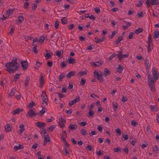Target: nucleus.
Returning a JSON list of instances; mask_svg holds the SVG:
<instances>
[{
  "label": "nucleus",
  "mask_w": 159,
  "mask_h": 159,
  "mask_svg": "<svg viewBox=\"0 0 159 159\" xmlns=\"http://www.w3.org/2000/svg\"><path fill=\"white\" fill-rule=\"evenodd\" d=\"M77 126L76 124H70L68 127L69 130H75L77 129Z\"/></svg>",
  "instance_id": "obj_15"
},
{
  "label": "nucleus",
  "mask_w": 159,
  "mask_h": 159,
  "mask_svg": "<svg viewBox=\"0 0 159 159\" xmlns=\"http://www.w3.org/2000/svg\"><path fill=\"white\" fill-rule=\"evenodd\" d=\"M153 154L155 156H157L158 153L159 152V147L156 145H154L152 148Z\"/></svg>",
  "instance_id": "obj_7"
},
{
  "label": "nucleus",
  "mask_w": 159,
  "mask_h": 159,
  "mask_svg": "<svg viewBox=\"0 0 159 159\" xmlns=\"http://www.w3.org/2000/svg\"><path fill=\"white\" fill-rule=\"evenodd\" d=\"M134 34V33L133 32H130L129 36V39H132L133 37V35Z\"/></svg>",
  "instance_id": "obj_63"
},
{
  "label": "nucleus",
  "mask_w": 159,
  "mask_h": 159,
  "mask_svg": "<svg viewBox=\"0 0 159 159\" xmlns=\"http://www.w3.org/2000/svg\"><path fill=\"white\" fill-rule=\"evenodd\" d=\"M80 97H76L75 99L72 100L71 102L70 101L69 103V105L70 106H72L74 104H75L77 102L80 100Z\"/></svg>",
  "instance_id": "obj_10"
},
{
  "label": "nucleus",
  "mask_w": 159,
  "mask_h": 159,
  "mask_svg": "<svg viewBox=\"0 0 159 159\" xmlns=\"http://www.w3.org/2000/svg\"><path fill=\"white\" fill-rule=\"evenodd\" d=\"M42 98H46L47 99V94L46 93V92L45 91H43L42 93V94L41 96Z\"/></svg>",
  "instance_id": "obj_41"
},
{
  "label": "nucleus",
  "mask_w": 159,
  "mask_h": 159,
  "mask_svg": "<svg viewBox=\"0 0 159 159\" xmlns=\"http://www.w3.org/2000/svg\"><path fill=\"white\" fill-rule=\"evenodd\" d=\"M103 62L102 60H99L98 61H96L95 62H91V65L93 66L96 67L97 66H99L102 64Z\"/></svg>",
  "instance_id": "obj_4"
},
{
  "label": "nucleus",
  "mask_w": 159,
  "mask_h": 159,
  "mask_svg": "<svg viewBox=\"0 0 159 159\" xmlns=\"http://www.w3.org/2000/svg\"><path fill=\"white\" fill-rule=\"evenodd\" d=\"M69 144H68L67 145H64V146L63 147V151H65L67 150H68V149H69Z\"/></svg>",
  "instance_id": "obj_46"
},
{
  "label": "nucleus",
  "mask_w": 159,
  "mask_h": 159,
  "mask_svg": "<svg viewBox=\"0 0 159 159\" xmlns=\"http://www.w3.org/2000/svg\"><path fill=\"white\" fill-rule=\"evenodd\" d=\"M64 74V73H61L59 75V81H61V82L62 81V80L64 77L65 76L63 75Z\"/></svg>",
  "instance_id": "obj_58"
},
{
  "label": "nucleus",
  "mask_w": 159,
  "mask_h": 159,
  "mask_svg": "<svg viewBox=\"0 0 159 159\" xmlns=\"http://www.w3.org/2000/svg\"><path fill=\"white\" fill-rule=\"evenodd\" d=\"M26 79L25 81V87L28 86L29 82L30 81V76L29 75H28L26 76Z\"/></svg>",
  "instance_id": "obj_23"
},
{
  "label": "nucleus",
  "mask_w": 159,
  "mask_h": 159,
  "mask_svg": "<svg viewBox=\"0 0 159 159\" xmlns=\"http://www.w3.org/2000/svg\"><path fill=\"white\" fill-rule=\"evenodd\" d=\"M143 2V0H139V3L137 4V6L138 7H140L142 5V3Z\"/></svg>",
  "instance_id": "obj_60"
},
{
  "label": "nucleus",
  "mask_w": 159,
  "mask_h": 159,
  "mask_svg": "<svg viewBox=\"0 0 159 159\" xmlns=\"http://www.w3.org/2000/svg\"><path fill=\"white\" fill-rule=\"evenodd\" d=\"M6 131L7 132L10 131L11 130V128L9 124H7L5 127Z\"/></svg>",
  "instance_id": "obj_24"
},
{
  "label": "nucleus",
  "mask_w": 159,
  "mask_h": 159,
  "mask_svg": "<svg viewBox=\"0 0 159 159\" xmlns=\"http://www.w3.org/2000/svg\"><path fill=\"white\" fill-rule=\"evenodd\" d=\"M75 72L73 71L69 72L66 76L67 78L69 79L71 77L74 76L75 74Z\"/></svg>",
  "instance_id": "obj_16"
},
{
  "label": "nucleus",
  "mask_w": 159,
  "mask_h": 159,
  "mask_svg": "<svg viewBox=\"0 0 159 159\" xmlns=\"http://www.w3.org/2000/svg\"><path fill=\"white\" fill-rule=\"evenodd\" d=\"M47 52L45 53V54L44 55L45 57L46 58V59H51L52 57L50 56L49 53L48 52Z\"/></svg>",
  "instance_id": "obj_44"
},
{
  "label": "nucleus",
  "mask_w": 159,
  "mask_h": 159,
  "mask_svg": "<svg viewBox=\"0 0 159 159\" xmlns=\"http://www.w3.org/2000/svg\"><path fill=\"white\" fill-rule=\"evenodd\" d=\"M78 124L80 126H84L87 125V122L86 121H84L79 123Z\"/></svg>",
  "instance_id": "obj_57"
},
{
  "label": "nucleus",
  "mask_w": 159,
  "mask_h": 159,
  "mask_svg": "<svg viewBox=\"0 0 159 159\" xmlns=\"http://www.w3.org/2000/svg\"><path fill=\"white\" fill-rule=\"evenodd\" d=\"M44 137L43 145L45 146L47 143L50 140V138L48 134H47L46 135H44Z\"/></svg>",
  "instance_id": "obj_13"
},
{
  "label": "nucleus",
  "mask_w": 159,
  "mask_h": 159,
  "mask_svg": "<svg viewBox=\"0 0 159 159\" xmlns=\"http://www.w3.org/2000/svg\"><path fill=\"white\" fill-rule=\"evenodd\" d=\"M113 151L116 152H120L121 151V148H120L117 147L113 149Z\"/></svg>",
  "instance_id": "obj_45"
},
{
  "label": "nucleus",
  "mask_w": 159,
  "mask_h": 159,
  "mask_svg": "<svg viewBox=\"0 0 159 159\" xmlns=\"http://www.w3.org/2000/svg\"><path fill=\"white\" fill-rule=\"evenodd\" d=\"M150 106L152 110H153V111L156 112L158 111L157 106L151 105Z\"/></svg>",
  "instance_id": "obj_30"
},
{
  "label": "nucleus",
  "mask_w": 159,
  "mask_h": 159,
  "mask_svg": "<svg viewBox=\"0 0 159 159\" xmlns=\"http://www.w3.org/2000/svg\"><path fill=\"white\" fill-rule=\"evenodd\" d=\"M35 112L31 109H30L26 114V116L30 117H34Z\"/></svg>",
  "instance_id": "obj_9"
},
{
  "label": "nucleus",
  "mask_w": 159,
  "mask_h": 159,
  "mask_svg": "<svg viewBox=\"0 0 159 159\" xmlns=\"http://www.w3.org/2000/svg\"><path fill=\"white\" fill-rule=\"evenodd\" d=\"M153 48V45L152 43H148V52H150Z\"/></svg>",
  "instance_id": "obj_18"
},
{
  "label": "nucleus",
  "mask_w": 159,
  "mask_h": 159,
  "mask_svg": "<svg viewBox=\"0 0 159 159\" xmlns=\"http://www.w3.org/2000/svg\"><path fill=\"white\" fill-rule=\"evenodd\" d=\"M80 133L84 135H87L88 134V133L85 130V129H81L80 131Z\"/></svg>",
  "instance_id": "obj_37"
},
{
  "label": "nucleus",
  "mask_w": 159,
  "mask_h": 159,
  "mask_svg": "<svg viewBox=\"0 0 159 159\" xmlns=\"http://www.w3.org/2000/svg\"><path fill=\"white\" fill-rule=\"evenodd\" d=\"M154 36L153 38L154 39H157L159 37V32L158 31H154L153 32Z\"/></svg>",
  "instance_id": "obj_22"
},
{
  "label": "nucleus",
  "mask_w": 159,
  "mask_h": 159,
  "mask_svg": "<svg viewBox=\"0 0 159 159\" xmlns=\"http://www.w3.org/2000/svg\"><path fill=\"white\" fill-rule=\"evenodd\" d=\"M123 70V67L120 64L118 65V68L117 69V72L119 73H121Z\"/></svg>",
  "instance_id": "obj_21"
},
{
  "label": "nucleus",
  "mask_w": 159,
  "mask_h": 159,
  "mask_svg": "<svg viewBox=\"0 0 159 159\" xmlns=\"http://www.w3.org/2000/svg\"><path fill=\"white\" fill-rule=\"evenodd\" d=\"M94 114V112L91 109H89V115L90 117H92Z\"/></svg>",
  "instance_id": "obj_39"
},
{
  "label": "nucleus",
  "mask_w": 159,
  "mask_h": 159,
  "mask_svg": "<svg viewBox=\"0 0 159 159\" xmlns=\"http://www.w3.org/2000/svg\"><path fill=\"white\" fill-rule=\"evenodd\" d=\"M143 31V29L141 28H139L135 30V32L136 34H138L142 32Z\"/></svg>",
  "instance_id": "obj_25"
},
{
  "label": "nucleus",
  "mask_w": 159,
  "mask_h": 159,
  "mask_svg": "<svg viewBox=\"0 0 159 159\" xmlns=\"http://www.w3.org/2000/svg\"><path fill=\"white\" fill-rule=\"evenodd\" d=\"M18 20L19 21L20 23H21L24 20L23 16H22L20 15L18 17Z\"/></svg>",
  "instance_id": "obj_35"
},
{
  "label": "nucleus",
  "mask_w": 159,
  "mask_h": 159,
  "mask_svg": "<svg viewBox=\"0 0 159 159\" xmlns=\"http://www.w3.org/2000/svg\"><path fill=\"white\" fill-rule=\"evenodd\" d=\"M56 54L58 57H60L62 55L61 52L60 51L57 50L56 52Z\"/></svg>",
  "instance_id": "obj_54"
},
{
  "label": "nucleus",
  "mask_w": 159,
  "mask_h": 159,
  "mask_svg": "<svg viewBox=\"0 0 159 159\" xmlns=\"http://www.w3.org/2000/svg\"><path fill=\"white\" fill-rule=\"evenodd\" d=\"M45 80L43 79L42 74H40L39 77V83L44 84L45 83Z\"/></svg>",
  "instance_id": "obj_29"
},
{
  "label": "nucleus",
  "mask_w": 159,
  "mask_h": 159,
  "mask_svg": "<svg viewBox=\"0 0 159 159\" xmlns=\"http://www.w3.org/2000/svg\"><path fill=\"white\" fill-rule=\"evenodd\" d=\"M14 10L13 9H8L7 11V13L9 16H10L13 13Z\"/></svg>",
  "instance_id": "obj_33"
},
{
  "label": "nucleus",
  "mask_w": 159,
  "mask_h": 159,
  "mask_svg": "<svg viewBox=\"0 0 159 159\" xmlns=\"http://www.w3.org/2000/svg\"><path fill=\"white\" fill-rule=\"evenodd\" d=\"M148 43H152V39L151 34H149V35Z\"/></svg>",
  "instance_id": "obj_38"
},
{
  "label": "nucleus",
  "mask_w": 159,
  "mask_h": 159,
  "mask_svg": "<svg viewBox=\"0 0 159 159\" xmlns=\"http://www.w3.org/2000/svg\"><path fill=\"white\" fill-rule=\"evenodd\" d=\"M35 105V103L32 100L29 103V107L31 108L33 106Z\"/></svg>",
  "instance_id": "obj_52"
},
{
  "label": "nucleus",
  "mask_w": 159,
  "mask_h": 159,
  "mask_svg": "<svg viewBox=\"0 0 159 159\" xmlns=\"http://www.w3.org/2000/svg\"><path fill=\"white\" fill-rule=\"evenodd\" d=\"M35 125L39 128H42L45 127L46 124L43 122H38L35 123Z\"/></svg>",
  "instance_id": "obj_11"
},
{
  "label": "nucleus",
  "mask_w": 159,
  "mask_h": 159,
  "mask_svg": "<svg viewBox=\"0 0 159 159\" xmlns=\"http://www.w3.org/2000/svg\"><path fill=\"white\" fill-rule=\"evenodd\" d=\"M67 65V62L66 61H64L61 63V67H65Z\"/></svg>",
  "instance_id": "obj_42"
},
{
  "label": "nucleus",
  "mask_w": 159,
  "mask_h": 159,
  "mask_svg": "<svg viewBox=\"0 0 159 159\" xmlns=\"http://www.w3.org/2000/svg\"><path fill=\"white\" fill-rule=\"evenodd\" d=\"M54 25L55 26V28L57 29L59 28V21L58 20H57L55 23Z\"/></svg>",
  "instance_id": "obj_40"
},
{
  "label": "nucleus",
  "mask_w": 159,
  "mask_h": 159,
  "mask_svg": "<svg viewBox=\"0 0 159 159\" xmlns=\"http://www.w3.org/2000/svg\"><path fill=\"white\" fill-rule=\"evenodd\" d=\"M74 27L75 25L74 24H71L68 26V29L69 30H72L74 28Z\"/></svg>",
  "instance_id": "obj_61"
},
{
  "label": "nucleus",
  "mask_w": 159,
  "mask_h": 159,
  "mask_svg": "<svg viewBox=\"0 0 159 159\" xmlns=\"http://www.w3.org/2000/svg\"><path fill=\"white\" fill-rule=\"evenodd\" d=\"M21 66L24 70H26L28 67V64L26 60H22L21 62Z\"/></svg>",
  "instance_id": "obj_5"
},
{
  "label": "nucleus",
  "mask_w": 159,
  "mask_h": 159,
  "mask_svg": "<svg viewBox=\"0 0 159 159\" xmlns=\"http://www.w3.org/2000/svg\"><path fill=\"white\" fill-rule=\"evenodd\" d=\"M105 39V37H102L101 39H98V41H95V42L96 43H99L100 42H102L103 41H104Z\"/></svg>",
  "instance_id": "obj_53"
},
{
  "label": "nucleus",
  "mask_w": 159,
  "mask_h": 159,
  "mask_svg": "<svg viewBox=\"0 0 159 159\" xmlns=\"http://www.w3.org/2000/svg\"><path fill=\"white\" fill-rule=\"evenodd\" d=\"M67 137V134L66 130L62 131V133L61 134V137Z\"/></svg>",
  "instance_id": "obj_55"
},
{
  "label": "nucleus",
  "mask_w": 159,
  "mask_h": 159,
  "mask_svg": "<svg viewBox=\"0 0 159 159\" xmlns=\"http://www.w3.org/2000/svg\"><path fill=\"white\" fill-rule=\"evenodd\" d=\"M125 23H127V24L125 26V25H122V28L124 30H126L129 28L131 25V23L129 22L127 23L126 21L125 20L124 21Z\"/></svg>",
  "instance_id": "obj_19"
},
{
  "label": "nucleus",
  "mask_w": 159,
  "mask_h": 159,
  "mask_svg": "<svg viewBox=\"0 0 159 159\" xmlns=\"http://www.w3.org/2000/svg\"><path fill=\"white\" fill-rule=\"evenodd\" d=\"M21 74H16L14 76L13 78L14 81L15 82H16L17 81V80L20 77V75H21Z\"/></svg>",
  "instance_id": "obj_28"
},
{
  "label": "nucleus",
  "mask_w": 159,
  "mask_h": 159,
  "mask_svg": "<svg viewBox=\"0 0 159 159\" xmlns=\"http://www.w3.org/2000/svg\"><path fill=\"white\" fill-rule=\"evenodd\" d=\"M155 78H153L151 74H149L148 77V83L151 82H155L157 80H154Z\"/></svg>",
  "instance_id": "obj_14"
},
{
  "label": "nucleus",
  "mask_w": 159,
  "mask_h": 159,
  "mask_svg": "<svg viewBox=\"0 0 159 159\" xmlns=\"http://www.w3.org/2000/svg\"><path fill=\"white\" fill-rule=\"evenodd\" d=\"M47 111V109L43 107V108L42 110L40 111V113L41 115H43L44 113Z\"/></svg>",
  "instance_id": "obj_49"
},
{
  "label": "nucleus",
  "mask_w": 159,
  "mask_h": 159,
  "mask_svg": "<svg viewBox=\"0 0 159 159\" xmlns=\"http://www.w3.org/2000/svg\"><path fill=\"white\" fill-rule=\"evenodd\" d=\"M86 83V80L82 78L80 82V84L81 85L84 86L85 85Z\"/></svg>",
  "instance_id": "obj_43"
},
{
  "label": "nucleus",
  "mask_w": 159,
  "mask_h": 159,
  "mask_svg": "<svg viewBox=\"0 0 159 159\" xmlns=\"http://www.w3.org/2000/svg\"><path fill=\"white\" fill-rule=\"evenodd\" d=\"M23 147L24 146L23 145L20 144L18 146H15L14 148V149H15V150H17L23 148Z\"/></svg>",
  "instance_id": "obj_27"
},
{
  "label": "nucleus",
  "mask_w": 159,
  "mask_h": 159,
  "mask_svg": "<svg viewBox=\"0 0 159 159\" xmlns=\"http://www.w3.org/2000/svg\"><path fill=\"white\" fill-rule=\"evenodd\" d=\"M117 33V31L116 30L112 31L110 36V38L112 39Z\"/></svg>",
  "instance_id": "obj_48"
},
{
  "label": "nucleus",
  "mask_w": 159,
  "mask_h": 159,
  "mask_svg": "<svg viewBox=\"0 0 159 159\" xmlns=\"http://www.w3.org/2000/svg\"><path fill=\"white\" fill-rule=\"evenodd\" d=\"M62 24H65L67 23L68 22L67 20L66 19V17H64L61 19Z\"/></svg>",
  "instance_id": "obj_31"
},
{
  "label": "nucleus",
  "mask_w": 159,
  "mask_h": 159,
  "mask_svg": "<svg viewBox=\"0 0 159 159\" xmlns=\"http://www.w3.org/2000/svg\"><path fill=\"white\" fill-rule=\"evenodd\" d=\"M104 72L106 73L107 75H110L111 74V71L107 68H105L104 70Z\"/></svg>",
  "instance_id": "obj_56"
},
{
  "label": "nucleus",
  "mask_w": 159,
  "mask_h": 159,
  "mask_svg": "<svg viewBox=\"0 0 159 159\" xmlns=\"http://www.w3.org/2000/svg\"><path fill=\"white\" fill-rule=\"evenodd\" d=\"M131 124L134 126H136L138 125V123L136 121L132 120L131 121Z\"/></svg>",
  "instance_id": "obj_64"
},
{
  "label": "nucleus",
  "mask_w": 159,
  "mask_h": 159,
  "mask_svg": "<svg viewBox=\"0 0 159 159\" xmlns=\"http://www.w3.org/2000/svg\"><path fill=\"white\" fill-rule=\"evenodd\" d=\"M152 73L153 75V77L155 78L154 80H157L158 79L159 73L158 71H157L156 68L153 67L152 69Z\"/></svg>",
  "instance_id": "obj_3"
},
{
  "label": "nucleus",
  "mask_w": 159,
  "mask_h": 159,
  "mask_svg": "<svg viewBox=\"0 0 159 159\" xmlns=\"http://www.w3.org/2000/svg\"><path fill=\"white\" fill-rule=\"evenodd\" d=\"M59 120V124L60 127L61 128L64 127L65 126V124L66 123L65 120L61 117H60Z\"/></svg>",
  "instance_id": "obj_6"
},
{
  "label": "nucleus",
  "mask_w": 159,
  "mask_h": 159,
  "mask_svg": "<svg viewBox=\"0 0 159 159\" xmlns=\"http://www.w3.org/2000/svg\"><path fill=\"white\" fill-rule=\"evenodd\" d=\"M23 110L22 109H20V108H18L16 110H14L12 112H13V114L14 115L16 114H19L20 112L23 111Z\"/></svg>",
  "instance_id": "obj_17"
},
{
  "label": "nucleus",
  "mask_w": 159,
  "mask_h": 159,
  "mask_svg": "<svg viewBox=\"0 0 159 159\" xmlns=\"http://www.w3.org/2000/svg\"><path fill=\"white\" fill-rule=\"evenodd\" d=\"M17 59L16 57L13 58L11 62H7L5 64L6 70L9 74L14 73L20 67V63L17 62Z\"/></svg>",
  "instance_id": "obj_1"
},
{
  "label": "nucleus",
  "mask_w": 159,
  "mask_h": 159,
  "mask_svg": "<svg viewBox=\"0 0 159 159\" xmlns=\"http://www.w3.org/2000/svg\"><path fill=\"white\" fill-rule=\"evenodd\" d=\"M56 126L55 125H52L49 127H48L47 129L50 130V131H52L55 128Z\"/></svg>",
  "instance_id": "obj_51"
},
{
  "label": "nucleus",
  "mask_w": 159,
  "mask_h": 159,
  "mask_svg": "<svg viewBox=\"0 0 159 159\" xmlns=\"http://www.w3.org/2000/svg\"><path fill=\"white\" fill-rule=\"evenodd\" d=\"M149 61L148 59H146L145 62V67L147 69L149 68L150 67V65H149Z\"/></svg>",
  "instance_id": "obj_32"
},
{
  "label": "nucleus",
  "mask_w": 159,
  "mask_h": 159,
  "mask_svg": "<svg viewBox=\"0 0 159 159\" xmlns=\"http://www.w3.org/2000/svg\"><path fill=\"white\" fill-rule=\"evenodd\" d=\"M155 82H151L148 83V84L150 89V90L152 92H154L155 91Z\"/></svg>",
  "instance_id": "obj_12"
},
{
  "label": "nucleus",
  "mask_w": 159,
  "mask_h": 159,
  "mask_svg": "<svg viewBox=\"0 0 159 159\" xmlns=\"http://www.w3.org/2000/svg\"><path fill=\"white\" fill-rule=\"evenodd\" d=\"M112 105L113 107H114V108H113L114 110L115 111H116L117 110L118 105L116 102H113L112 103Z\"/></svg>",
  "instance_id": "obj_26"
},
{
  "label": "nucleus",
  "mask_w": 159,
  "mask_h": 159,
  "mask_svg": "<svg viewBox=\"0 0 159 159\" xmlns=\"http://www.w3.org/2000/svg\"><path fill=\"white\" fill-rule=\"evenodd\" d=\"M45 39V37L43 36H42L40 37L38 41L40 43H42L44 42Z\"/></svg>",
  "instance_id": "obj_47"
},
{
  "label": "nucleus",
  "mask_w": 159,
  "mask_h": 159,
  "mask_svg": "<svg viewBox=\"0 0 159 159\" xmlns=\"http://www.w3.org/2000/svg\"><path fill=\"white\" fill-rule=\"evenodd\" d=\"M123 37L121 36H119L118 37L117 39L116 40V44H118L121 41L123 40Z\"/></svg>",
  "instance_id": "obj_36"
},
{
  "label": "nucleus",
  "mask_w": 159,
  "mask_h": 159,
  "mask_svg": "<svg viewBox=\"0 0 159 159\" xmlns=\"http://www.w3.org/2000/svg\"><path fill=\"white\" fill-rule=\"evenodd\" d=\"M37 46L36 45H35L33 48L34 52L35 53H37L38 52L37 50Z\"/></svg>",
  "instance_id": "obj_62"
},
{
  "label": "nucleus",
  "mask_w": 159,
  "mask_h": 159,
  "mask_svg": "<svg viewBox=\"0 0 159 159\" xmlns=\"http://www.w3.org/2000/svg\"><path fill=\"white\" fill-rule=\"evenodd\" d=\"M93 75L94 77L97 78L100 82L104 80L103 75L101 74H99L98 71H95Z\"/></svg>",
  "instance_id": "obj_2"
},
{
  "label": "nucleus",
  "mask_w": 159,
  "mask_h": 159,
  "mask_svg": "<svg viewBox=\"0 0 159 159\" xmlns=\"http://www.w3.org/2000/svg\"><path fill=\"white\" fill-rule=\"evenodd\" d=\"M116 56V54L115 55V53L113 54L110 56L108 60L109 61L111 60L114 57Z\"/></svg>",
  "instance_id": "obj_59"
},
{
  "label": "nucleus",
  "mask_w": 159,
  "mask_h": 159,
  "mask_svg": "<svg viewBox=\"0 0 159 159\" xmlns=\"http://www.w3.org/2000/svg\"><path fill=\"white\" fill-rule=\"evenodd\" d=\"M30 4L29 2H26L24 3V8L25 9H27L28 8V6H29Z\"/></svg>",
  "instance_id": "obj_50"
},
{
  "label": "nucleus",
  "mask_w": 159,
  "mask_h": 159,
  "mask_svg": "<svg viewBox=\"0 0 159 159\" xmlns=\"http://www.w3.org/2000/svg\"><path fill=\"white\" fill-rule=\"evenodd\" d=\"M129 55L128 54H122L121 53V52H120L118 54H116V56L117 57L119 60L120 61H121L122 58L127 57Z\"/></svg>",
  "instance_id": "obj_8"
},
{
  "label": "nucleus",
  "mask_w": 159,
  "mask_h": 159,
  "mask_svg": "<svg viewBox=\"0 0 159 159\" xmlns=\"http://www.w3.org/2000/svg\"><path fill=\"white\" fill-rule=\"evenodd\" d=\"M151 5H155L159 4L158 0H155L151 2Z\"/></svg>",
  "instance_id": "obj_34"
},
{
  "label": "nucleus",
  "mask_w": 159,
  "mask_h": 159,
  "mask_svg": "<svg viewBox=\"0 0 159 159\" xmlns=\"http://www.w3.org/2000/svg\"><path fill=\"white\" fill-rule=\"evenodd\" d=\"M68 60V62L69 64H74L76 62V60L74 58L72 57L69 58Z\"/></svg>",
  "instance_id": "obj_20"
}]
</instances>
